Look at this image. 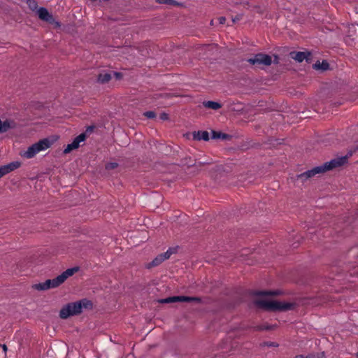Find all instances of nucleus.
Listing matches in <instances>:
<instances>
[{"instance_id":"nucleus-1","label":"nucleus","mask_w":358,"mask_h":358,"mask_svg":"<svg viewBox=\"0 0 358 358\" xmlns=\"http://www.w3.org/2000/svg\"><path fill=\"white\" fill-rule=\"evenodd\" d=\"M358 150V146H356L354 150H350L345 156L336 157L329 162H325L321 166H315L310 170H308L301 174L296 176V180H301V182L306 181L308 179L313 177L316 174L323 173L333 169L341 167L348 163V158L351 157L354 152Z\"/></svg>"},{"instance_id":"nucleus-2","label":"nucleus","mask_w":358,"mask_h":358,"mask_svg":"<svg viewBox=\"0 0 358 358\" xmlns=\"http://www.w3.org/2000/svg\"><path fill=\"white\" fill-rule=\"evenodd\" d=\"M92 301L86 299L69 303L60 310L59 317L64 320L67 319L70 316L80 314L83 308L92 309Z\"/></svg>"},{"instance_id":"nucleus-3","label":"nucleus","mask_w":358,"mask_h":358,"mask_svg":"<svg viewBox=\"0 0 358 358\" xmlns=\"http://www.w3.org/2000/svg\"><path fill=\"white\" fill-rule=\"evenodd\" d=\"M254 303L257 307L268 311H285L292 310L294 306V304L292 303L267 301L264 299H257L254 301Z\"/></svg>"},{"instance_id":"nucleus-4","label":"nucleus","mask_w":358,"mask_h":358,"mask_svg":"<svg viewBox=\"0 0 358 358\" xmlns=\"http://www.w3.org/2000/svg\"><path fill=\"white\" fill-rule=\"evenodd\" d=\"M79 270V267H73L66 269L62 274L53 279H48L44 282L45 286L48 289L51 288H56L63 284L65 280L70 276H72L75 273Z\"/></svg>"},{"instance_id":"nucleus-5","label":"nucleus","mask_w":358,"mask_h":358,"mask_svg":"<svg viewBox=\"0 0 358 358\" xmlns=\"http://www.w3.org/2000/svg\"><path fill=\"white\" fill-rule=\"evenodd\" d=\"M51 144L52 143L49 139H42L38 142L29 146L26 151H24L23 153H21V156L27 159H31L34 157L40 151L46 150L48 148H50Z\"/></svg>"},{"instance_id":"nucleus-6","label":"nucleus","mask_w":358,"mask_h":358,"mask_svg":"<svg viewBox=\"0 0 358 358\" xmlns=\"http://www.w3.org/2000/svg\"><path fill=\"white\" fill-rule=\"evenodd\" d=\"M247 62L256 66H270L273 61L270 55L264 53L255 54L252 57L246 59Z\"/></svg>"},{"instance_id":"nucleus-7","label":"nucleus","mask_w":358,"mask_h":358,"mask_svg":"<svg viewBox=\"0 0 358 358\" xmlns=\"http://www.w3.org/2000/svg\"><path fill=\"white\" fill-rule=\"evenodd\" d=\"M37 13L41 20L50 24H55L56 27H60V23L55 20L53 15L45 8L41 7L38 8Z\"/></svg>"},{"instance_id":"nucleus-8","label":"nucleus","mask_w":358,"mask_h":358,"mask_svg":"<svg viewBox=\"0 0 358 358\" xmlns=\"http://www.w3.org/2000/svg\"><path fill=\"white\" fill-rule=\"evenodd\" d=\"M86 138L85 134L83 133L78 135L77 137L74 138L71 143L67 145L66 148L64 149V152L65 154L69 153L73 150L77 149L79 147L80 143L84 141Z\"/></svg>"},{"instance_id":"nucleus-9","label":"nucleus","mask_w":358,"mask_h":358,"mask_svg":"<svg viewBox=\"0 0 358 358\" xmlns=\"http://www.w3.org/2000/svg\"><path fill=\"white\" fill-rule=\"evenodd\" d=\"M20 166L21 163L20 162L15 161L12 162L6 165L0 166V178L10 173L11 171L18 169Z\"/></svg>"},{"instance_id":"nucleus-10","label":"nucleus","mask_w":358,"mask_h":358,"mask_svg":"<svg viewBox=\"0 0 358 358\" xmlns=\"http://www.w3.org/2000/svg\"><path fill=\"white\" fill-rule=\"evenodd\" d=\"M292 59L298 62H302L304 59L308 62L310 59L311 54L310 52H291L289 54Z\"/></svg>"},{"instance_id":"nucleus-11","label":"nucleus","mask_w":358,"mask_h":358,"mask_svg":"<svg viewBox=\"0 0 358 358\" xmlns=\"http://www.w3.org/2000/svg\"><path fill=\"white\" fill-rule=\"evenodd\" d=\"M208 163L206 162H199L197 164H196L194 159H192L191 157H185L182 159L181 164L182 166H187V167H192V166H196V167H201L203 166L204 164H207Z\"/></svg>"},{"instance_id":"nucleus-12","label":"nucleus","mask_w":358,"mask_h":358,"mask_svg":"<svg viewBox=\"0 0 358 358\" xmlns=\"http://www.w3.org/2000/svg\"><path fill=\"white\" fill-rule=\"evenodd\" d=\"M193 138L196 141L203 140L208 141L209 140V134L207 131H194Z\"/></svg>"},{"instance_id":"nucleus-13","label":"nucleus","mask_w":358,"mask_h":358,"mask_svg":"<svg viewBox=\"0 0 358 358\" xmlns=\"http://www.w3.org/2000/svg\"><path fill=\"white\" fill-rule=\"evenodd\" d=\"M212 138L230 140L231 138V136L227 134L222 133L221 131H212Z\"/></svg>"},{"instance_id":"nucleus-14","label":"nucleus","mask_w":358,"mask_h":358,"mask_svg":"<svg viewBox=\"0 0 358 358\" xmlns=\"http://www.w3.org/2000/svg\"><path fill=\"white\" fill-rule=\"evenodd\" d=\"M329 64L326 60H323L322 62L317 61L315 64H313V69L316 70L326 71L329 69Z\"/></svg>"},{"instance_id":"nucleus-15","label":"nucleus","mask_w":358,"mask_h":358,"mask_svg":"<svg viewBox=\"0 0 358 358\" xmlns=\"http://www.w3.org/2000/svg\"><path fill=\"white\" fill-rule=\"evenodd\" d=\"M164 261L163 257L162 255H157L152 262L148 263L146 266L148 268H150L152 267H155L157 266H159L160 264H162Z\"/></svg>"},{"instance_id":"nucleus-16","label":"nucleus","mask_w":358,"mask_h":358,"mask_svg":"<svg viewBox=\"0 0 358 358\" xmlns=\"http://www.w3.org/2000/svg\"><path fill=\"white\" fill-rule=\"evenodd\" d=\"M203 105L204 107L210 108L213 110H218L220 108H222V105L220 103L213 101H203Z\"/></svg>"},{"instance_id":"nucleus-17","label":"nucleus","mask_w":358,"mask_h":358,"mask_svg":"<svg viewBox=\"0 0 358 358\" xmlns=\"http://www.w3.org/2000/svg\"><path fill=\"white\" fill-rule=\"evenodd\" d=\"M201 301V298L195 297V296H180L179 302H196L200 303Z\"/></svg>"},{"instance_id":"nucleus-18","label":"nucleus","mask_w":358,"mask_h":358,"mask_svg":"<svg viewBox=\"0 0 358 358\" xmlns=\"http://www.w3.org/2000/svg\"><path fill=\"white\" fill-rule=\"evenodd\" d=\"M110 79L111 75L109 73H99L97 78V80L102 84L109 82Z\"/></svg>"},{"instance_id":"nucleus-19","label":"nucleus","mask_w":358,"mask_h":358,"mask_svg":"<svg viewBox=\"0 0 358 358\" xmlns=\"http://www.w3.org/2000/svg\"><path fill=\"white\" fill-rule=\"evenodd\" d=\"M253 294L255 295V296H274V295L279 294V292L278 291H274V292H271V291H257V292H255L253 293Z\"/></svg>"},{"instance_id":"nucleus-20","label":"nucleus","mask_w":358,"mask_h":358,"mask_svg":"<svg viewBox=\"0 0 358 358\" xmlns=\"http://www.w3.org/2000/svg\"><path fill=\"white\" fill-rule=\"evenodd\" d=\"M156 2L160 4H166V5H170V6H178L179 3H178L175 0H156Z\"/></svg>"},{"instance_id":"nucleus-21","label":"nucleus","mask_w":358,"mask_h":358,"mask_svg":"<svg viewBox=\"0 0 358 358\" xmlns=\"http://www.w3.org/2000/svg\"><path fill=\"white\" fill-rule=\"evenodd\" d=\"M27 3L31 10H36L38 8V3L36 0H27Z\"/></svg>"},{"instance_id":"nucleus-22","label":"nucleus","mask_w":358,"mask_h":358,"mask_svg":"<svg viewBox=\"0 0 358 358\" xmlns=\"http://www.w3.org/2000/svg\"><path fill=\"white\" fill-rule=\"evenodd\" d=\"M32 288L36 289V290H38V291L47 290V289H46V287L45 286L44 282L34 284V285H32Z\"/></svg>"},{"instance_id":"nucleus-23","label":"nucleus","mask_w":358,"mask_h":358,"mask_svg":"<svg viewBox=\"0 0 358 358\" xmlns=\"http://www.w3.org/2000/svg\"><path fill=\"white\" fill-rule=\"evenodd\" d=\"M273 329V327L271 325H259L255 327V329L257 331L271 330Z\"/></svg>"},{"instance_id":"nucleus-24","label":"nucleus","mask_w":358,"mask_h":358,"mask_svg":"<svg viewBox=\"0 0 358 358\" xmlns=\"http://www.w3.org/2000/svg\"><path fill=\"white\" fill-rule=\"evenodd\" d=\"M118 166V164L116 163V162H110V163H108L106 164V170H112V169H115V168H117Z\"/></svg>"},{"instance_id":"nucleus-25","label":"nucleus","mask_w":358,"mask_h":358,"mask_svg":"<svg viewBox=\"0 0 358 358\" xmlns=\"http://www.w3.org/2000/svg\"><path fill=\"white\" fill-rule=\"evenodd\" d=\"M143 115L148 119H153L156 117V113L152 110L146 111Z\"/></svg>"},{"instance_id":"nucleus-26","label":"nucleus","mask_w":358,"mask_h":358,"mask_svg":"<svg viewBox=\"0 0 358 358\" xmlns=\"http://www.w3.org/2000/svg\"><path fill=\"white\" fill-rule=\"evenodd\" d=\"M264 345L267 347H278V344L275 342L266 341L264 343Z\"/></svg>"},{"instance_id":"nucleus-27","label":"nucleus","mask_w":358,"mask_h":358,"mask_svg":"<svg viewBox=\"0 0 358 358\" xmlns=\"http://www.w3.org/2000/svg\"><path fill=\"white\" fill-rule=\"evenodd\" d=\"M159 118L162 120H167L169 119V115L166 113H162L159 115Z\"/></svg>"},{"instance_id":"nucleus-28","label":"nucleus","mask_w":358,"mask_h":358,"mask_svg":"<svg viewBox=\"0 0 358 358\" xmlns=\"http://www.w3.org/2000/svg\"><path fill=\"white\" fill-rule=\"evenodd\" d=\"M161 255L163 257L164 260L168 259L171 257V255H170V252H168V251H166L164 253H162Z\"/></svg>"},{"instance_id":"nucleus-29","label":"nucleus","mask_w":358,"mask_h":358,"mask_svg":"<svg viewBox=\"0 0 358 358\" xmlns=\"http://www.w3.org/2000/svg\"><path fill=\"white\" fill-rule=\"evenodd\" d=\"M180 296H171V303L179 302Z\"/></svg>"},{"instance_id":"nucleus-30","label":"nucleus","mask_w":358,"mask_h":358,"mask_svg":"<svg viewBox=\"0 0 358 358\" xmlns=\"http://www.w3.org/2000/svg\"><path fill=\"white\" fill-rule=\"evenodd\" d=\"M218 21L220 24H224L226 22V17H220L218 18Z\"/></svg>"},{"instance_id":"nucleus-31","label":"nucleus","mask_w":358,"mask_h":358,"mask_svg":"<svg viewBox=\"0 0 358 358\" xmlns=\"http://www.w3.org/2000/svg\"><path fill=\"white\" fill-rule=\"evenodd\" d=\"M167 251L170 252V255H173V254L176 253L177 248H170Z\"/></svg>"},{"instance_id":"nucleus-32","label":"nucleus","mask_w":358,"mask_h":358,"mask_svg":"<svg viewBox=\"0 0 358 358\" xmlns=\"http://www.w3.org/2000/svg\"><path fill=\"white\" fill-rule=\"evenodd\" d=\"M162 303H171V297H168V298H166L164 299H162L161 301Z\"/></svg>"},{"instance_id":"nucleus-33","label":"nucleus","mask_w":358,"mask_h":358,"mask_svg":"<svg viewBox=\"0 0 358 358\" xmlns=\"http://www.w3.org/2000/svg\"><path fill=\"white\" fill-rule=\"evenodd\" d=\"M113 74H114V76H115V78L117 79H120L122 78V73H121L114 72Z\"/></svg>"},{"instance_id":"nucleus-34","label":"nucleus","mask_w":358,"mask_h":358,"mask_svg":"<svg viewBox=\"0 0 358 358\" xmlns=\"http://www.w3.org/2000/svg\"><path fill=\"white\" fill-rule=\"evenodd\" d=\"M0 347L2 348L3 352L6 353L7 352V346L5 344H0Z\"/></svg>"},{"instance_id":"nucleus-35","label":"nucleus","mask_w":358,"mask_h":358,"mask_svg":"<svg viewBox=\"0 0 358 358\" xmlns=\"http://www.w3.org/2000/svg\"><path fill=\"white\" fill-rule=\"evenodd\" d=\"M241 19V15L235 17L234 18L232 19V20L234 22H236V21H238Z\"/></svg>"},{"instance_id":"nucleus-36","label":"nucleus","mask_w":358,"mask_h":358,"mask_svg":"<svg viewBox=\"0 0 358 358\" xmlns=\"http://www.w3.org/2000/svg\"><path fill=\"white\" fill-rule=\"evenodd\" d=\"M273 62H274V64H278V62H279V58H278V56H277V55H275V56H274V60H273Z\"/></svg>"},{"instance_id":"nucleus-37","label":"nucleus","mask_w":358,"mask_h":358,"mask_svg":"<svg viewBox=\"0 0 358 358\" xmlns=\"http://www.w3.org/2000/svg\"><path fill=\"white\" fill-rule=\"evenodd\" d=\"M215 358H224V356H223V355H222V356H220V355H219V356L215 355Z\"/></svg>"},{"instance_id":"nucleus-38","label":"nucleus","mask_w":358,"mask_h":358,"mask_svg":"<svg viewBox=\"0 0 358 358\" xmlns=\"http://www.w3.org/2000/svg\"><path fill=\"white\" fill-rule=\"evenodd\" d=\"M294 358H303L302 355H297Z\"/></svg>"},{"instance_id":"nucleus-39","label":"nucleus","mask_w":358,"mask_h":358,"mask_svg":"<svg viewBox=\"0 0 358 358\" xmlns=\"http://www.w3.org/2000/svg\"><path fill=\"white\" fill-rule=\"evenodd\" d=\"M243 3V5H244V6H245V5H247V6H248V5H249V2H248V1H246V2Z\"/></svg>"}]
</instances>
